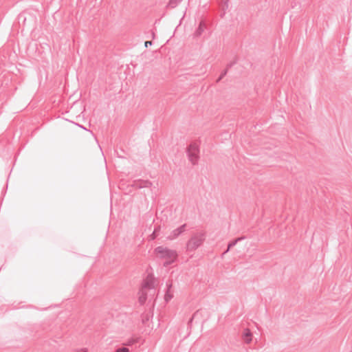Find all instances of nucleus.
I'll return each instance as SVG.
<instances>
[{
	"instance_id": "obj_1",
	"label": "nucleus",
	"mask_w": 352,
	"mask_h": 352,
	"mask_svg": "<svg viewBox=\"0 0 352 352\" xmlns=\"http://www.w3.org/2000/svg\"><path fill=\"white\" fill-rule=\"evenodd\" d=\"M155 252L157 254L160 258L168 259V261H165L164 263V266L165 267L172 264L177 256L176 251L163 246L157 247L155 249Z\"/></svg>"
},
{
	"instance_id": "obj_2",
	"label": "nucleus",
	"mask_w": 352,
	"mask_h": 352,
	"mask_svg": "<svg viewBox=\"0 0 352 352\" xmlns=\"http://www.w3.org/2000/svg\"><path fill=\"white\" fill-rule=\"evenodd\" d=\"M205 241L204 232H197L194 234L186 243V250L192 252L197 249Z\"/></svg>"
},
{
	"instance_id": "obj_3",
	"label": "nucleus",
	"mask_w": 352,
	"mask_h": 352,
	"mask_svg": "<svg viewBox=\"0 0 352 352\" xmlns=\"http://www.w3.org/2000/svg\"><path fill=\"white\" fill-rule=\"evenodd\" d=\"M199 149L198 144L195 142L191 143L187 148V155L189 161L194 165L198 162L199 157Z\"/></svg>"
},
{
	"instance_id": "obj_4",
	"label": "nucleus",
	"mask_w": 352,
	"mask_h": 352,
	"mask_svg": "<svg viewBox=\"0 0 352 352\" xmlns=\"http://www.w3.org/2000/svg\"><path fill=\"white\" fill-rule=\"evenodd\" d=\"M186 224H183L179 228L173 230L167 236L169 240H174L186 231Z\"/></svg>"
},
{
	"instance_id": "obj_5",
	"label": "nucleus",
	"mask_w": 352,
	"mask_h": 352,
	"mask_svg": "<svg viewBox=\"0 0 352 352\" xmlns=\"http://www.w3.org/2000/svg\"><path fill=\"white\" fill-rule=\"evenodd\" d=\"M241 337L244 343L250 344L252 340L253 336L250 330L245 328L243 330Z\"/></svg>"
},
{
	"instance_id": "obj_6",
	"label": "nucleus",
	"mask_w": 352,
	"mask_h": 352,
	"mask_svg": "<svg viewBox=\"0 0 352 352\" xmlns=\"http://www.w3.org/2000/svg\"><path fill=\"white\" fill-rule=\"evenodd\" d=\"M206 28V24L204 21H201L199 25L193 34V38H197L202 35Z\"/></svg>"
},
{
	"instance_id": "obj_7",
	"label": "nucleus",
	"mask_w": 352,
	"mask_h": 352,
	"mask_svg": "<svg viewBox=\"0 0 352 352\" xmlns=\"http://www.w3.org/2000/svg\"><path fill=\"white\" fill-rule=\"evenodd\" d=\"M152 183L148 180H138L133 182V186L136 188H149Z\"/></svg>"
},
{
	"instance_id": "obj_8",
	"label": "nucleus",
	"mask_w": 352,
	"mask_h": 352,
	"mask_svg": "<svg viewBox=\"0 0 352 352\" xmlns=\"http://www.w3.org/2000/svg\"><path fill=\"white\" fill-rule=\"evenodd\" d=\"M154 289V281L152 278H150L148 276L146 279L144 281L142 285V289Z\"/></svg>"
},
{
	"instance_id": "obj_9",
	"label": "nucleus",
	"mask_w": 352,
	"mask_h": 352,
	"mask_svg": "<svg viewBox=\"0 0 352 352\" xmlns=\"http://www.w3.org/2000/svg\"><path fill=\"white\" fill-rule=\"evenodd\" d=\"M166 286H167V291L166 292V294L164 296V299L166 302L169 301L172 298H173V295L170 294V287H171V284H168V283H166Z\"/></svg>"
},
{
	"instance_id": "obj_10",
	"label": "nucleus",
	"mask_w": 352,
	"mask_h": 352,
	"mask_svg": "<svg viewBox=\"0 0 352 352\" xmlns=\"http://www.w3.org/2000/svg\"><path fill=\"white\" fill-rule=\"evenodd\" d=\"M147 298V295L143 289L140 291V295L139 297V302L141 305L144 304Z\"/></svg>"
},
{
	"instance_id": "obj_11",
	"label": "nucleus",
	"mask_w": 352,
	"mask_h": 352,
	"mask_svg": "<svg viewBox=\"0 0 352 352\" xmlns=\"http://www.w3.org/2000/svg\"><path fill=\"white\" fill-rule=\"evenodd\" d=\"M244 239H245V237L242 236V237H239V238L236 239L235 240L230 241L228 245V250H230L232 248L235 246L239 241H240Z\"/></svg>"
},
{
	"instance_id": "obj_12",
	"label": "nucleus",
	"mask_w": 352,
	"mask_h": 352,
	"mask_svg": "<svg viewBox=\"0 0 352 352\" xmlns=\"http://www.w3.org/2000/svg\"><path fill=\"white\" fill-rule=\"evenodd\" d=\"M182 0H170L168 6L170 8H175Z\"/></svg>"
},
{
	"instance_id": "obj_13",
	"label": "nucleus",
	"mask_w": 352,
	"mask_h": 352,
	"mask_svg": "<svg viewBox=\"0 0 352 352\" xmlns=\"http://www.w3.org/2000/svg\"><path fill=\"white\" fill-rule=\"evenodd\" d=\"M227 73H228V69H226L225 70H223L221 72L220 76L218 78L217 81L219 82L227 74Z\"/></svg>"
},
{
	"instance_id": "obj_14",
	"label": "nucleus",
	"mask_w": 352,
	"mask_h": 352,
	"mask_svg": "<svg viewBox=\"0 0 352 352\" xmlns=\"http://www.w3.org/2000/svg\"><path fill=\"white\" fill-rule=\"evenodd\" d=\"M114 352H129V349L126 347H121L117 349Z\"/></svg>"
},
{
	"instance_id": "obj_15",
	"label": "nucleus",
	"mask_w": 352,
	"mask_h": 352,
	"mask_svg": "<svg viewBox=\"0 0 352 352\" xmlns=\"http://www.w3.org/2000/svg\"><path fill=\"white\" fill-rule=\"evenodd\" d=\"M236 63V61L231 62L227 65L226 69L231 68L234 64Z\"/></svg>"
},
{
	"instance_id": "obj_16",
	"label": "nucleus",
	"mask_w": 352,
	"mask_h": 352,
	"mask_svg": "<svg viewBox=\"0 0 352 352\" xmlns=\"http://www.w3.org/2000/svg\"><path fill=\"white\" fill-rule=\"evenodd\" d=\"M153 45V42L150 41H147L144 43V45L146 47H148V46H151Z\"/></svg>"
},
{
	"instance_id": "obj_17",
	"label": "nucleus",
	"mask_w": 352,
	"mask_h": 352,
	"mask_svg": "<svg viewBox=\"0 0 352 352\" xmlns=\"http://www.w3.org/2000/svg\"><path fill=\"white\" fill-rule=\"evenodd\" d=\"M197 312H195V313L193 314L192 317V318L189 320V321H188V324H190L192 322V320H193L194 318L197 316Z\"/></svg>"
},
{
	"instance_id": "obj_18",
	"label": "nucleus",
	"mask_w": 352,
	"mask_h": 352,
	"mask_svg": "<svg viewBox=\"0 0 352 352\" xmlns=\"http://www.w3.org/2000/svg\"><path fill=\"white\" fill-rule=\"evenodd\" d=\"M230 251V250H228V248H227V249L223 252V253L222 254V256H223L226 254H227L228 252Z\"/></svg>"
},
{
	"instance_id": "obj_19",
	"label": "nucleus",
	"mask_w": 352,
	"mask_h": 352,
	"mask_svg": "<svg viewBox=\"0 0 352 352\" xmlns=\"http://www.w3.org/2000/svg\"><path fill=\"white\" fill-rule=\"evenodd\" d=\"M77 352H87V350L86 349H82L80 351H78Z\"/></svg>"
},
{
	"instance_id": "obj_20",
	"label": "nucleus",
	"mask_w": 352,
	"mask_h": 352,
	"mask_svg": "<svg viewBox=\"0 0 352 352\" xmlns=\"http://www.w3.org/2000/svg\"><path fill=\"white\" fill-rule=\"evenodd\" d=\"M78 126L81 127L82 129H85V130H87L86 128H85L83 126H81L80 124H78Z\"/></svg>"
},
{
	"instance_id": "obj_21",
	"label": "nucleus",
	"mask_w": 352,
	"mask_h": 352,
	"mask_svg": "<svg viewBox=\"0 0 352 352\" xmlns=\"http://www.w3.org/2000/svg\"><path fill=\"white\" fill-rule=\"evenodd\" d=\"M152 37H153V38H155V33L154 32H153V34H152Z\"/></svg>"
},
{
	"instance_id": "obj_22",
	"label": "nucleus",
	"mask_w": 352,
	"mask_h": 352,
	"mask_svg": "<svg viewBox=\"0 0 352 352\" xmlns=\"http://www.w3.org/2000/svg\"><path fill=\"white\" fill-rule=\"evenodd\" d=\"M155 232H156V230H155L152 234V235H155Z\"/></svg>"
}]
</instances>
